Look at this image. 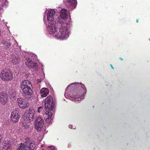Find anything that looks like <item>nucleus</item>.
<instances>
[{
    "label": "nucleus",
    "mask_w": 150,
    "mask_h": 150,
    "mask_svg": "<svg viewBox=\"0 0 150 150\" xmlns=\"http://www.w3.org/2000/svg\"><path fill=\"white\" fill-rule=\"evenodd\" d=\"M17 101L19 107L22 109L26 108L28 106V102L22 98H18Z\"/></svg>",
    "instance_id": "obj_9"
},
{
    "label": "nucleus",
    "mask_w": 150,
    "mask_h": 150,
    "mask_svg": "<svg viewBox=\"0 0 150 150\" xmlns=\"http://www.w3.org/2000/svg\"><path fill=\"white\" fill-rule=\"evenodd\" d=\"M64 2L67 7L71 9L76 8L77 4L76 0H65Z\"/></svg>",
    "instance_id": "obj_6"
},
{
    "label": "nucleus",
    "mask_w": 150,
    "mask_h": 150,
    "mask_svg": "<svg viewBox=\"0 0 150 150\" xmlns=\"http://www.w3.org/2000/svg\"><path fill=\"white\" fill-rule=\"evenodd\" d=\"M32 86L30 81L27 80L23 81L21 84V88L23 93L25 95L30 96L32 94V91L31 89Z\"/></svg>",
    "instance_id": "obj_4"
},
{
    "label": "nucleus",
    "mask_w": 150,
    "mask_h": 150,
    "mask_svg": "<svg viewBox=\"0 0 150 150\" xmlns=\"http://www.w3.org/2000/svg\"><path fill=\"white\" fill-rule=\"evenodd\" d=\"M8 96L4 92L0 93V101L2 104H5L7 100Z\"/></svg>",
    "instance_id": "obj_12"
},
{
    "label": "nucleus",
    "mask_w": 150,
    "mask_h": 150,
    "mask_svg": "<svg viewBox=\"0 0 150 150\" xmlns=\"http://www.w3.org/2000/svg\"><path fill=\"white\" fill-rule=\"evenodd\" d=\"M2 136L0 135V143L1 142V141L2 139Z\"/></svg>",
    "instance_id": "obj_22"
},
{
    "label": "nucleus",
    "mask_w": 150,
    "mask_h": 150,
    "mask_svg": "<svg viewBox=\"0 0 150 150\" xmlns=\"http://www.w3.org/2000/svg\"><path fill=\"white\" fill-rule=\"evenodd\" d=\"M42 150H44V149H42Z\"/></svg>",
    "instance_id": "obj_28"
},
{
    "label": "nucleus",
    "mask_w": 150,
    "mask_h": 150,
    "mask_svg": "<svg viewBox=\"0 0 150 150\" xmlns=\"http://www.w3.org/2000/svg\"><path fill=\"white\" fill-rule=\"evenodd\" d=\"M113 67V66H111V68H112L113 69H114V68Z\"/></svg>",
    "instance_id": "obj_25"
},
{
    "label": "nucleus",
    "mask_w": 150,
    "mask_h": 150,
    "mask_svg": "<svg viewBox=\"0 0 150 150\" xmlns=\"http://www.w3.org/2000/svg\"><path fill=\"white\" fill-rule=\"evenodd\" d=\"M139 19H137L136 20V22L137 23H138V20H139Z\"/></svg>",
    "instance_id": "obj_24"
},
{
    "label": "nucleus",
    "mask_w": 150,
    "mask_h": 150,
    "mask_svg": "<svg viewBox=\"0 0 150 150\" xmlns=\"http://www.w3.org/2000/svg\"><path fill=\"white\" fill-rule=\"evenodd\" d=\"M110 66H112V64H110Z\"/></svg>",
    "instance_id": "obj_27"
},
{
    "label": "nucleus",
    "mask_w": 150,
    "mask_h": 150,
    "mask_svg": "<svg viewBox=\"0 0 150 150\" xmlns=\"http://www.w3.org/2000/svg\"><path fill=\"white\" fill-rule=\"evenodd\" d=\"M24 144L26 146H28V147H29V149L31 150H33L35 146V145L34 141H31L28 138H26L24 139Z\"/></svg>",
    "instance_id": "obj_8"
},
{
    "label": "nucleus",
    "mask_w": 150,
    "mask_h": 150,
    "mask_svg": "<svg viewBox=\"0 0 150 150\" xmlns=\"http://www.w3.org/2000/svg\"><path fill=\"white\" fill-rule=\"evenodd\" d=\"M69 11L65 9H62L61 10L60 12V16L62 19H67L68 17V14Z\"/></svg>",
    "instance_id": "obj_13"
},
{
    "label": "nucleus",
    "mask_w": 150,
    "mask_h": 150,
    "mask_svg": "<svg viewBox=\"0 0 150 150\" xmlns=\"http://www.w3.org/2000/svg\"><path fill=\"white\" fill-rule=\"evenodd\" d=\"M1 79L4 81H8L13 79V74L11 71L8 68L3 69L0 74Z\"/></svg>",
    "instance_id": "obj_3"
},
{
    "label": "nucleus",
    "mask_w": 150,
    "mask_h": 150,
    "mask_svg": "<svg viewBox=\"0 0 150 150\" xmlns=\"http://www.w3.org/2000/svg\"><path fill=\"white\" fill-rule=\"evenodd\" d=\"M1 43L2 44L6 46V42L4 40H3L2 41Z\"/></svg>",
    "instance_id": "obj_21"
},
{
    "label": "nucleus",
    "mask_w": 150,
    "mask_h": 150,
    "mask_svg": "<svg viewBox=\"0 0 150 150\" xmlns=\"http://www.w3.org/2000/svg\"><path fill=\"white\" fill-rule=\"evenodd\" d=\"M11 44L10 42L7 41L6 42V47L7 48H9V47L11 46Z\"/></svg>",
    "instance_id": "obj_19"
},
{
    "label": "nucleus",
    "mask_w": 150,
    "mask_h": 150,
    "mask_svg": "<svg viewBox=\"0 0 150 150\" xmlns=\"http://www.w3.org/2000/svg\"><path fill=\"white\" fill-rule=\"evenodd\" d=\"M25 64L27 66H37L35 63H33L32 60L29 58L25 62Z\"/></svg>",
    "instance_id": "obj_17"
},
{
    "label": "nucleus",
    "mask_w": 150,
    "mask_h": 150,
    "mask_svg": "<svg viewBox=\"0 0 150 150\" xmlns=\"http://www.w3.org/2000/svg\"><path fill=\"white\" fill-rule=\"evenodd\" d=\"M42 109V108L41 106H40L39 107H38V112L40 113V111Z\"/></svg>",
    "instance_id": "obj_20"
},
{
    "label": "nucleus",
    "mask_w": 150,
    "mask_h": 150,
    "mask_svg": "<svg viewBox=\"0 0 150 150\" xmlns=\"http://www.w3.org/2000/svg\"><path fill=\"white\" fill-rule=\"evenodd\" d=\"M55 12L54 10L50 9L48 10L47 13V19L48 24L46 23V26H47L48 29L51 32V34L57 38L63 39L66 37V35L68 33V29L65 26L63 21L60 19L59 25L60 27L59 33L57 31L55 26L54 25L55 21H54Z\"/></svg>",
    "instance_id": "obj_1"
},
{
    "label": "nucleus",
    "mask_w": 150,
    "mask_h": 150,
    "mask_svg": "<svg viewBox=\"0 0 150 150\" xmlns=\"http://www.w3.org/2000/svg\"><path fill=\"white\" fill-rule=\"evenodd\" d=\"M4 142L5 144L8 145L10 147L11 146L16 144V141L14 139L8 140L7 139H5Z\"/></svg>",
    "instance_id": "obj_14"
},
{
    "label": "nucleus",
    "mask_w": 150,
    "mask_h": 150,
    "mask_svg": "<svg viewBox=\"0 0 150 150\" xmlns=\"http://www.w3.org/2000/svg\"><path fill=\"white\" fill-rule=\"evenodd\" d=\"M45 108L49 111H46L45 113V118L47 123H50L52 119V117L53 113L50 111L52 110L54 108V104L53 102L52 97L49 96L45 99Z\"/></svg>",
    "instance_id": "obj_2"
},
{
    "label": "nucleus",
    "mask_w": 150,
    "mask_h": 150,
    "mask_svg": "<svg viewBox=\"0 0 150 150\" xmlns=\"http://www.w3.org/2000/svg\"><path fill=\"white\" fill-rule=\"evenodd\" d=\"M73 85H75L76 88H77L79 89L80 91H81V92H83L84 93L86 91V88L83 84L81 83H71L69 85V86H71ZM79 92H80V91Z\"/></svg>",
    "instance_id": "obj_11"
},
{
    "label": "nucleus",
    "mask_w": 150,
    "mask_h": 150,
    "mask_svg": "<svg viewBox=\"0 0 150 150\" xmlns=\"http://www.w3.org/2000/svg\"><path fill=\"white\" fill-rule=\"evenodd\" d=\"M26 127H27L28 126H25V128H26Z\"/></svg>",
    "instance_id": "obj_26"
},
{
    "label": "nucleus",
    "mask_w": 150,
    "mask_h": 150,
    "mask_svg": "<svg viewBox=\"0 0 150 150\" xmlns=\"http://www.w3.org/2000/svg\"><path fill=\"white\" fill-rule=\"evenodd\" d=\"M19 111L18 109H16L14 110L11 114V121L13 122H17L20 117L19 115Z\"/></svg>",
    "instance_id": "obj_5"
},
{
    "label": "nucleus",
    "mask_w": 150,
    "mask_h": 150,
    "mask_svg": "<svg viewBox=\"0 0 150 150\" xmlns=\"http://www.w3.org/2000/svg\"><path fill=\"white\" fill-rule=\"evenodd\" d=\"M120 59L121 60H123V59L122 58V57H120Z\"/></svg>",
    "instance_id": "obj_23"
},
{
    "label": "nucleus",
    "mask_w": 150,
    "mask_h": 150,
    "mask_svg": "<svg viewBox=\"0 0 150 150\" xmlns=\"http://www.w3.org/2000/svg\"><path fill=\"white\" fill-rule=\"evenodd\" d=\"M10 148V147L8 145L5 144L3 146L2 150H8Z\"/></svg>",
    "instance_id": "obj_18"
},
{
    "label": "nucleus",
    "mask_w": 150,
    "mask_h": 150,
    "mask_svg": "<svg viewBox=\"0 0 150 150\" xmlns=\"http://www.w3.org/2000/svg\"><path fill=\"white\" fill-rule=\"evenodd\" d=\"M34 111L33 110H29L25 116L24 119L28 122H30L33 120L34 118Z\"/></svg>",
    "instance_id": "obj_10"
},
{
    "label": "nucleus",
    "mask_w": 150,
    "mask_h": 150,
    "mask_svg": "<svg viewBox=\"0 0 150 150\" xmlns=\"http://www.w3.org/2000/svg\"><path fill=\"white\" fill-rule=\"evenodd\" d=\"M74 94L73 96H74V98H75L76 99H76L74 100V101L75 102H76V101H79L81 100V99H82V98H77V97H80L82 95V94L83 95V93L81 92H79V93L77 92H74L73 93Z\"/></svg>",
    "instance_id": "obj_16"
},
{
    "label": "nucleus",
    "mask_w": 150,
    "mask_h": 150,
    "mask_svg": "<svg viewBox=\"0 0 150 150\" xmlns=\"http://www.w3.org/2000/svg\"><path fill=\"white\" fill-rule=\"evenodd\" d=\"M44 124V120L40 117H38L35 120V127L38 130H40Z\"/></svg>",
    "instance_id": "obj_7"
},
{
    "label": "nucleus",
    "mask_w": 150,
    "mask_h": 150,
    "mask_svg": "<svg viewBox=\"0 0 150 150\" xmlns=\"http://www.w3.org/2000/svg\"><path fill=\"white\" fill-rule=\"evenodd\" d=\"M41 96L42 97H46L49 93V90L46 88H42L40 91Z\"/></svg>",
    "instance_id": "obj_15"
}]
</instances>
